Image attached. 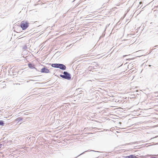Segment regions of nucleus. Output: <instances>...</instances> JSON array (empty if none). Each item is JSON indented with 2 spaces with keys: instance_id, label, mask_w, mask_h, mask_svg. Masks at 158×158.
Segmentation results:
<instances>
[{
  "instance_id": "5",
  "label": "nucleus",
  "mask_w": 158,
  "mask_h": 158,
  "mask_svg": "<svg viewBox=\"0 0 158 158\" xmlns=\"http://www.w3.org/2000/svg\"><path fill=\"white\" fill-rule=\"evenodd\" d=\"M28 66L29 68L31 69H33L35 68L34 65L31 63L28 64Z\"/></svg>"
},
{
  "instance_id": "10",
  "label": "nucleus",
  "mask_w": 158,
  "mask_h": 158,
  "mask_svg": "<svg viewBox=\"0 0 158 158\" xmlns=\"http://www.w3.org/2000/svg\"><path fill=\"white\" fill-rule=\"evenodd\" d=\"M116 8H116V7H114V8H113V9H116Z\"/></svg>"
},
{
  "instance_id": "3",
  "label": "nucleus",
  "mask_w": 158,
  "mask_h": 158,
  "mask_svg": "<svg viewBox=\"0 0 158 158\" xmlns=\"http://www.w3.org/2000/svg\"><path fill=\"white\" fill-rule=\"evenodd\" d=\"M64 75H60V76L63 78L67 79L70 80L71 77L70 74L66 72H64Z\"/></svg>"
},
{
  "instance_id": "7",
  "label": "nucleus",
  "mask_w": 158,
  "mask_h": 158,
  "mask_svg": "<svg viewBox=\"0 0 158 158\" xmlns=\"http://www.w3.org/2000/svg\"><path fill=\"white\" fill-rule=\"evenodd\" d=\"M16 119L17 120H18L19 121H20L22 120V118H18Z\"/></svg>"
},
{
  "instance_id": "4",
  "label": "nucleus",
  "mask_w": 158,
  "mask_h": 158,
  "mask_svg": "<svg viewBox=\"0 0 158 158\" xmlns=\"http://www.w3.org/2000/svg\"><path fill=\"white\" fill-rule=\"evenodd\" d=\"M41 72L42 73H49V70L48 69L44 67L41 69Z\"/></svg>"
},
{
  "instance_id": "9",
  "label": "nucleus",
  "mask_w": 158,
  "mask_h": 158,
  "mask_svg": "<svg viewBox=\"0 0 158 158\" xmlns=\"http://www.w3.org/2000/svg\"><path fill=\"white\" fill-rule=\"evenodd\" d=\"M2 144L0 143V148L2 147Z\"/></svg>"
},
{
  "instance_id": "6",
  "label": "nucleus",
  "mask_w": 158,
  "mask_h": 158,
  "mask_svg": "<svg viewBox=\"0 0 158 158\" xmlns=\"http://www.w3.org/2000/svg\"><path fill=\"white\" fill-rule=\"evenodd\" d=\"M4 123L2 121H0V125H3Z\"/></svg>"
},
{
  "instance_id": "1",
  "label": "nucleus",
  "mask_w": 158,
  "mask_h": 158,
  "mask_svg": "<svg viewBox=\"0 0 158 158\" xmlns=\"http://www.w3.org/2000/svg\"><path fill=\"white\" fill-rule=\"evenodd\" d=\"M28 22L25 20L21 21L20 24V26L23 30H25L29 27Z\"/></svg>"
},
{
  "instance_id": "8",
  "label": "nucleus",
  "mask_w": 158,
  "mask_h": 158,
  "mask_svg": "<svg viewBox=\"0 0 158 158\" xmlns=\"http://www.w3.org/2000/svg\"><path fill=\"white\" fill-rule=\"evenodd\" d=\"M110 95H109V96H110V97H111V96H112V97H113V96H114L113 95V94H112L111 93H110Z\"/></svg>"
},
{
  "instance_id": "2",
  "label": "nucleus",
  "mask_w": 158,
  "mask_h": 158,
  "mask_svg": "<svg viewBox=\"0 0 158 158\" xmlns=\"http://www.w3.org/2000/svg\"><path fill=\"white\" fill-rule=\"evenodd\" d=\"M53 67L59 68L62 70H65L66 66L64 64H53L51 65Z\"/></svg>"
}]
</instances>
